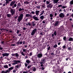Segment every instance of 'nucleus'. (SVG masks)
Returning <instances> with one entry per match:
<instances>
[{
	"label": "nucleus",
	"instance_id": "nucleus-51",
	"mask_svg": "<svg viewBox=\"0 0 73 73\" xmlns=\"http://www.w3.org/2000/svg\"><path fill=\"white\" fill-rule=\"evenodd\" d=\"M39 35H41V36H42L43 35H43V34H42V32H41L40 33Z\"/></svg>",
	"mask_w": 73,
	"mask_h": 73
},
{
	"label": "nucleus",
	"instance_id": "nucleus-59",
	"mask_svg": "<svg viewBox=\"0 0 73 73\" xmlns=\"http://www.w3.org/2000/svg\"><path fill=\"white\" fill-rule=\"evenodd\" d=\"M26 51V49H23V52H25Z\"/></svg>",
	"mask_w": 73,
	"mask_h": 73
},
{
	"label": "nucleus",
	"instance_id": "nucleus-48",
	"mask_svg": "<svg viewBox=\"0 0 73 73\" xmlns=\"http://www.w3.org/2000/svg\"><path fill=\"white\" fill-rule=\"evenodd\" d=\"M31 65H30L29 66H28L27 67L28 69H29L30 68H31Z\"/></svg>",
	"mask_w": 73,
	"mask_h": 73
},
{
	"label": "nucleus",
	"instance_id": "nucleus-63",
	"mask_svg": "<svg viewBox=\"0 0 73 73\" xmlns=\"http://www.w3.org/2000/svg\"><path fill=\"white\" fill-rule=\"evenodd\" d=\"M26 29H27L25 27H23V30H26Z\"/></svg>",
	"mask_w": 73,
	"mask_h": 73
},
{
	"label": "nucleus",
	"instance_id": "nucleus-13",
	"mask_svg": "<svg viewBox=\"0 0 73 73\" xmlns=\"http://www.w3.org/2000/svg\"><path fill=\"white\" fill-rule=\"evenodd\" d=\"M64 14L63 13H61L59 15V17L61 18H64Z\"/></svg>",
	"mask_w": 73,
	"mask_h": 73
},
{
	"label": "nucleus",
	"instance_id": "nucleus-39",
	"mask_svg": "<svg viewBox=\"0 0 73 73\" xmlns=\"http://www.w3.org/2000/svg\"><path fill=\"white\" fill-rule=\"evenodd\" d=\"M54 36H56L57 35V32L56 31H55L54 33Z\"/></svg>",
	"mask_w": 73,
	"mask_h": 73
},
{
	"label": "nucleus",
	"instance_id": "nucleus-57",
	"mask_svg": "<svg viewBox=\"0 0 73 73\" xmlns=\"http://www.w3.org/2000/svg\"><path fill=\"white\" fill-rule=\"evenodd\" d=\"M45 20H43L42 22V23H43V24H45Z\"/></svg>",
	"mask_w": 73,
	"mask_h": 73
},
{
	"label": "nucleus",
	"instance_id": "nucleus-26",
	"mask_svg": "<svg viewBox=\"0 0 73 73\" xmlns=\"http://www.w3.org/2000/svg\"><path fill=\"white\" fill-rule=\"evenodd\" d=\"M7 17L9 18L10 17H11V14H7Z\"/></svg>",
	"mask_w": 73,
	"mask_h": 73
},
{
	"label": "nucleus",
	"instance_id": "nucleus-10",
	"mask_svg": "<svg viewBox=\"0 0 73 73\" xmlns=\"http://www.w3.org/2000/svg\"><path fill=\"white\" fill-rule=\"evenodd\" d=\"M13 62H14V63L16 64H17L18 63H20V62H21V61H20L19 60H13Z\"/></svg>",
	"mask_w": 73,
	"mask_h": 73
},
{
	"label": "nucleus",
	"instance_id": "nucleus-9",
	"mask_svg": "<svg viewBox=\"0 0 73 73\" xmlns=\"http://www.w3.org/2000/svg\"><path fill=\"white\" fill-rule=\"evenodd\" d=\"M33 18L36 21H37L39 20L37 17H36V15H34L33 16Z\"/></svg>",
	"mask_w": 73,
	"mask_h": 73
},
{
	"label": "nucleus",
	"instance_id": "nucleus-8",
	"mask_svg": "<svg viewBox=\"0 0 73 73\" xmlns=\"http://www.w3.org/2000/svg\"><path fill=\"white\" fill-rule=\"evenodd\" d=\"M37 57L38 58H41L42 57V53L38 54L37 55Z\"/></svg>",
	"mask_w": 73,
	"mask_h": 73
},
{
	"label": "nucleus",
	"instance_id": "nucleus-35",
	"mask_svg": "<svg viewBox=\"0 0 73 73\" xmlns=\"http://www.w3.org/2000/svg\"><path fill=\"white\" fill-rule=\"evenodd\" d=\"M68 50L70 51L72 50V47H71L68 48Z\"/></svg>",
	"mask_w": 73,
	"mask_h": 73
},
{
	"label": "nucleus",
	"instance_id": "nucleus-15",
	"mask_svg": "<svg viewBox=\"0 0 73 73\" xmlns=\"http://www.w3.org/2000/svg\"><path fill=\"white\" fill-rule=\"evenodd\" d=\"M2 56H3V57L5 56L7 57V56H9V54L7 53H4L3 54Z\"/></svg>",
	"mask_w": 73,
	"mask_h": 73
},
{
	"label": "nucleus",
	"instance_id": "nucleus-11",
	"mask_svg": "<svg viewBox=\"0 0 73 73\" xmlns=\"http://www.w3.org/2000/svg\"><path fill=\"white\" fill-rule=\"evenodd\" d=\"M6 1V2L5 3L6 5H7V4H9L10 1H12V0H5Z\"/></svg>",
	"mask_w": 73,
	"mask_h": 73
},
{
	"label": "nucleus",
	"instance_id": "nucleus-52",
	"mask_svg": "<svg viewBox=\"0 0 73 73\" xmlns=\"http://www.w3.org/2000/svg\"><path fill=\"white\" fill-rule=\"evenodd\" d=\"M19 32H20V31H19V30H17V34H19Z\"/></svg>",
	"mask_w": 73,
	"mask_h": 73
},
{
	"label": "nucleus",
	"instance_id": "nucleus-54",
	"mask_svg": "<svg viewBox=\"0 0 73 73\" xmlns=\"http://www.w3.org/2000/svg\"><path fill=\"white\" fill-rule=\"evenodd\" d=\"M62 7V5H58V7H59V8L60 7Z\"/></svg>",
	"mask_w": 73,
	"mask_h": 73
},
{
	"label": "nucleus",
	"instance_id": "nucleus-36",
	"mask_svg": "<svg viewBox=\"0 0 73 73\" xmlns=\"http://www.w3.org/2000/svg\"><path fill=\"white\" fill-rule=\"evenodd\" d=\"M33 71L35 72V71H36V68L35 67H34L33 69Z\"/></svg>",
	"mask_w": 73,
	"mask_h": 73
},
{
	"label": "nucleus",
	"instance_id": "nucleus-22",
	"mask_svg": "<svg viewBox=\"0 0 73 73\" xmlns=\"http://www.w3.org/2000/svg\"><path fill=\"white\" fill-rule=\"evenodd\" d=\"M58 50H61L62 51H64V50L62 48V47H61V46H60L58 48Z\"/></svg>",
	"mask_w": 73,
	"mask_h": 73
},
{
	"label": "nucleus",
	"instance_id": "nucleus-56",
	"mask_svg": "<svg viewBox=\"0 0 73 73\" xmlns=\"http://www.w3.org/2000/svg\"><path fill=\"white\" fill-rule=\"evenodd\" d=\"M17 45H19L20 44V41H18V42H17Z\"/></svg>",
	"mask_w": 73,
	"mask_h": 73
},
{
	"label": "nucleus",
	"instance_id": "nucleus-62",
	"mask_svg": "<svg viewBox=\"0 0 73 73\" xmlns=\"http://www.w3.org/2000/svg\"><path fill=\"white\" fill-rule=\"evenodd\" d=\"M28 73V72L27 71H23V73Z\"/></svg>",
	"mask_w": 73,
	"mask_h": 73
},
{
	"label": "nucleus",
	"instance_id": "nucleus-38",
	"mask_svg": "<svg viewBox=\"0 0 73 73\" xmlns=\"http://www.w3.org/2000/svg\"><path fill=\"white\" fill-rule=\"evenodd\" d=\"M64 28L63 26H61L60 27V29H61V30H64Z\"/></svg>",
	"mask_w": 73,
	"mask_h": 73
},
{
	"label": "nucleus",
	"instance_id": "nucleus-33",
	"mask_svg": "<svg viewBox=\"0 0 73 73\" xmlns=\"http://www.w3.org/2000/svg\"><path fill=\"white\" fill-rule=\"evenodd\" d=\"M66 48V46H65V45H64L62 46V48L64 50V49H65V48Z\"/></svg>",
	"mask_w": 73,
	"mask_h": 73
},
{
	"label": "nucleus",
	"instance_id": "nucleus-19",
	"mask_svg": "<svg viewBox=\"0 0 73 73\" xmlns=\"http://www.w3.org/2000/svg\"><path fill=\"white\" fill-rule=\"evenodd\" d=\"M39 12H40V11H36L35 14L36 15V16H38V15H39V14H38Z\"/></svg>",
	"mask_w": 73,
	"mask_h": 73
},
{
	"label": "nucleus",
	"instance_id": "nucleus-17",
	"mask_svg": "<svg viewBox=\"0 0 73 73\" xmlns=\"http://www.w3.org/2000/svg\"><path fill=\"white\" fill-rule=\"evenodd\" d=\"M21 3H19L17 4V8L18 9L19 8H20V7L21 6Z\"/></svg>",
	"mask_w": 73,
	"mask_h": 73
},
{
	"label": "nucleus",
	"instance_id": "nucleus-14",
	"mask_svg": "<svg viewBox=\"0 0 73 73\" xmlns=\"http://www.w3.org/2000/svg\"><path fill=\"white\" fill-rule=\"evenodd\" d=\"M52 7H53V5L51 4H50L47 6V8H52Z\"/></svg>",
	"mask_w": 73,
	"mask_h": 73
},
{
	"label": "nucleus",
	"instance_id": "nucleus-40",
	"mask_svg": "<svg viewBox=\"0 0 73 73\" xmlns=\"http://www.w3.org/2000/svg\"><path fill=\"white\" fill-rule=\"evenodd\" d=\"M48 52H47L46 54L44 55V56H48Z\"/></svg>",
	"mask_w": 73,
	"mask_h": 73
},
{
	"label": "nucleus",
	"instance_id": "nucleus-41",
	"mask_svg": "<svg viewBox=\"0 0 73 73\" xmlns=\"http://www.w3.org/2000/svg\"><path fill=\"white\" fill-rule=\"evenodd\" d=\"M21 54L23 56H25V54L24 53V52H21Z\"/></svg>",
	"mask_w": 73,
	"mask_h": 73
},
{
	"label": "nucleus",
	"instance_id": "nucleus-50",
	"mask_svg": "<svg viewBox=\"0 0 73 73\" xmlns=\"http://www.w3.org/2000/svg\"><path fill=\"white\" fill-rule=\"evenodd\" d=\"M28 24L29 27L30 26H31V23H29V22L28 23Z\"/></svg>",
	"mask_w": 73,
	"mask_h": 73
},
{
	"label": "nucleus",
	"instance_id": "nucleus-2",
	"mask_svg": "<svg viewBox=\"0 0 73 73\" xmlns=\"http://www.w3.org/2000/svg\"><path fill=\"white\" fill-rule=\"evenodd\" d=\"M23 16H24L23 14H21L20 15L17 19V21H18V22L20 23L21 21H22V20H23Z\"/></svg>",
	"mask_w": 73,
	"mask_h": 73
},
{
	"label": "nucleus",
	"instance_id": "nucleus-32",
	"mask_svg": "<svg viewBox=\"0 0 73 73\" xmlns=\"http://www.w3.org/2000/svg\"><path fill=\"white\" fill-rule=\"evenodd\" d=\"M15 57H18L19 56V54L17 53H16L15 54Z\"/></svg>",
	"mask_w": 73,
	"mask_h": 73
},
{
	"label": "nucleus",
	"instance_id": "nucleus-21",
	"mask_svg": "<svg viewBox=\"0 0 73 73\" xmlns=\"http://www.w3.org/2000/svg\"><path fill=\"white\" fill-rule=\"evenodd\" d=\"M70 6H72L73 5V0H72L70 2Z\"/></svg>",
	"mask_w": 73,
	"mask_h": 73
},
{
	"label": "nucleus",
	"instance_id": "nucleus-55",
	"mask_svg": "<svg viewBox=\"0 0 73 73\" xmlns=\"http://www.w3.org/2000/svg\"><path fill=\"white\" fill-rule=\"evenodd\" d=\"M19 12H20V11H22L21 9V8H20L19 9Z\"/></svg>",
	"mask_w": 73,
	"mask_h": 73
},
{
	"label": "nucleus",
	"instance_id": "nucleus-28",
	"mask_svg": "<svg viewBox=\"0 0 73 73\" xmlns=\"http://www.w3.org/2000/svg\"><path fill=\"white\" fill-rule=\"evenodd\" d=\"M40 19L41 20H43L44 19V17L43 15H42L40 17Z\"/></svg>",
	"mask_w": 73,
	"mask_h": 73
},
{
	"label": "nucleus",
	"instance_id": "nucleus-20",
	"mask_svg": "<svg viewBox=\"0 0 73 73\" xmlns=\"http://www.w3.org/2000/svg\"><path fill=\"white\" fill-rule=\"evenodd\" d=\"M26 17H32V16L29 14H27L26 15Z\"/></svg>",
	"mask_w": 73,
	"mask_h": 73
},
{
	"label": "nucleus",
	"instance_id": "nucleus-23",
	"mask_svg": "<svg viewBox=\"0 0 73 73\" xmlns=\"http://www.w3.org/2000/svg\"><path fill=\"white\" fill-rule=\"evenodd\" d=\"M3 68L5 69H8V65H6L3 66Z\"/></svg>",
	"mask_w": 73,
	"mask_h": 73
},
{
	"label": "nucleus",
	"instance_id": "nucleus-27",
	"mask_svg": "<svg viewBox=\"0 0 73 73\" xmlns=\"http://www.w3.org/2000/svg\"><path fill=\"white\" fill-rule=\"evenodd\" d=\"M0 30H1V32H4V31H5V29H0Z\"/></svg>",
	"mask_w": 73,
	"mask_h": 73
},
{
	"label": "nucleus",
	"instance_id": "nucleus-46",
	"mask_svg": "<svg viewBox=\"0 0 73 73\" xmlns=\"http://www.w3.org/2000/svg\"><path fill=\"white\" fill-rule=\"evenodd\" d=\"M50 47L49 46L47 48V50H50Z\"/></svg>",
	"mask_w": 73,
	"mask_h": 73
},
{
	"label": "nucleus",
	"instance_id": "nucleus-49",
	"mask_svg": "<svg viewBox=\"0 0 73 73\" xmlns=\"http://www.w3.org/2000/svg\"><path fill=\"white\" fill-rule=\"evenodd\" d=\"M1 44H4V41H2L1 42Z\"/></svg>",
	"mask_w": 73,
	"mask_h": 73
},
{
	"label": "nucleus",
	"instance_id": "nucleus-1",
	"mask_svg": "<svg viewBox=\"0 0 73 73\" xmlns=\"http://www.w3.org/2000/svg\"><path fill=\"white\" fill-rule=\"evenodd\" d=\"M14 67L13 66L11 67L8 68V70H6L5 71L4 70H2L1 71L2 73H7L8 72L9 73L11 71V70L13 69Z\"/></svg>",
	"mask_w": 73,
	"mask_h": 73
},
{
	"label": "nucleus",
	"instance_id": "nucleus-37",
	"mask_svg": "<svg viewBox=\"0 0 73 73\" xmlns=\"http://www.w3.org/2000/svg\"><path fill=\"white\" fill-rule=\"evenodd\" d=\"M57 47V45L55 44L54 46H53V48H56Z\"/></svg>",
	"mask_w": 73,
	"mask_h": 73
},
{
	"label": "nucleus",
	"instance_id": "nucleus-3",
	"mask_svg": "<svg viewBox=\"0 0 73 73\" xmlns=\"http://www.w3.org/2000/svg\"><path fill=\"white\" fill-rule=\"evenodd\" d=\"M16 3V1H12L11 3L10 4V6H11V7H12V8H14L15 7H14V6H13V5L15 4V3Z\"/></svg>",
	"mask_w": 73,
	"mask_h": 73
},
{
	"label": "nucleus",
	"instance_id": "nucleus-61",
	"mask_svg": "<svg viewBox=\"0 0 73 73\" xmlns=\"http://www.w3.org/2000/svg\"><path fill=\"white\" fill-rule=\"evenodd\" d=\"M15 67H16L17 68H19V65H17L15 66Z\"/></svg>",
	"mask_w": 73,
	"mask_h": 73
},
{
	"label": "nucleus",
	"instance_id": "nucleus-30",
	"mask_svg": "<svg viewBox=\"0 0 73 73\" xmlns=\"http://www.w3.org/2000/svg\"><path fill=\"white\" fill-rule=\"evenodd\" d=\"M41 13L39 15V16H41V15H42L43 14H44V11L43 10L41 12Z\"/></svg>",
	"mask_w": 73,
	"mask_h": 73
},
{
	"label": "nucleus",
	"instance_id": "nucleus-47",
	"mask_svg": "<svg viewBox=\"0 0 73 73\" xmlns=\"http://www.w3.org/2000/svg\"><path fill=\"white\" fill-rule=\"evenodd\" d=\"M17 6V5L16 4H16H14V7H16Z\"/></svg>",
	"mask_w": 73,
	"mask_h": 73
},
{
	"label": "nucleus",
	"instance_id": "nucleus-44",
	"mask_svg": "<svg viewBox=\"0 0 73 73\" xmlns=\"http://www.w3.org/2000/svg\"><path fill=\"white\" fill-rule=\"evenodd\" d=\"M54 51V52H55V53H56V54H58V51Z\"/></svg>",
	"mask_w": 73,
	"mask_h": 73
},
{
	"label": "nucleus",
	"instance_id": "nucleus-31",
	"mask_svg": "<svg viewBox=\"0 0 73 73\" xmlns=\"http://www.w3.org/2000/svg\"><path fill=\"white\" fill-rule=\"evenodd\" d=\"M24 3L25 4H29V3L28 1L24 2Z\"/></svg>",
	"mask_w": 73,
	"mask_h": 73
},
{
	"label": "nucleus",
	"instance_id": "nucleus-45",
	"mask_svg": "<svg viewBox=\"0 0 73 73\" xmlns=\"http://www.w3.org/2000/svg\"><path fill=\"white\" fill-rule=\"evenodd\" d=\"M46 4H50V2L48 1H46Z\"/></svg>",
	"mask_w": 73,
	"mask_h": 73
},
{
	"label": "nucleus",
	"instance_id": "nucleus-4",
	"mask_svg": "<svg viewBox=\"0 0 73 73\" xmlns=\"http://www.w3.org/2000/svg\"><path fill=\"white\" fill-rule=\"evenodd\" d=\"M36 32L37 29L35 28L32 31V32H31V36H34V35H35V34L36 33Z\"/></svg>",
	"mask_w": 73,
	"mask_h": 73
},
{
	"label": "nucleus",
	"instance_id": "nucleus-34",
	"mask_svg": "<svg viewBox=\"0 0 73 73\" xmlns=\"http://www.w3.org/2000/svg\"><path fill=\"white\" fill-rule=\"evenodd\" d=\"M62 8L63 9H64V8H67V6H63L62 7Z\"/></svg>",
	"mask_w": 73,
	"mask_h": 73
},
{
	"label": "nucleus",
	"instance_id": "nucleus-12",
	"mask_svg": "<svg viewBox=\"0 0 73 73\" xmlns=\"http://www.w3.org/2000/svg\"><path fill=\"white\" fill-rule=\"evenodd\" d=\"M58 25V21H57L55 23V24H54V27H57Z\"/></svg>",
	"mask_w": 73,
	"mask_h": 73
},
{
	"label": "nucleus",
	"instance_id": "nucleus-64",
	"mask_svg": "<svg viewBox=\"0 0 73 73\" xmlns=\"http://www.w3.org/2000/svg\"><path fill=\"white\" fill-rule=\"evenodd\" d=\"M31 13H32V14H35V12H34V11H32L31 12Z\"/></svg>",
	"mask_w": 73,
	"mask_h": 73
},
{
	"label": "nucleus",
	"instance_id": "nucleus-53",
	"mask_svg": "<svg viewBox=\"0 0 73 73\" xmlns=\"http://www.w3.org/2000/svg\"><path fill=\"white\" fill-rule=\"evenodd\" d=\"M11 56H15V54H11Z\"/></svg>",
	"mask_w": 73,
	"mask_h": 73
},
{
	"label": "nucleus",
	"instance_id": "nucleus-24",
	"mask_svg": "<svg viewBox=\"0 0 73 73\" xmlns=\"http://www.w3.org/2000/svg\"><path fill=\"white\" fill-rule=\"evenodd\" d=\"M58 1H59V0H53L54 3V4L57 3V2H58Z\"/></svg>",
	"mask_w": 73,
	"mask_h": 73
},
{
	"label": "nucleus",
	"instance_id": "nucleus-5",
	"mask_svg": "<svg viewBox=\"0 0 73 73\" xmlns=\"http://www.w3.org/2000/svg\"><path fill=\"white\" fill-rule=\"evenodd\" d=\"M46 62V57L43 58L41 60V62H40V64H44Z\"/></svg>",
	"mask_w": 73,
	"mask_h": 73
},
{
	"label": "nucleus",
	"instance_id": "nucleus-18",
	"mask_svg": "<svg viewBox=\"0 0 73 73\" xmlns=\"http://www.w3.org/2000/svg\"><path fill=\"white\" fill-rule=\"evenodd\" d=\"M32 26L33 27H35V26H36V23H35V22L34 21H33L32 22Z\"/></svg>",
	"mask_w": 73,
	"mask_h": 73
},
{
	"label": "nucleus",
	"instance_id": "nucleus-25",
	"mask_svg": "<svg viewBox=\"0 0 73 73\" xmlns=\"http://www.w3.org/2000/svg\"><path fill=\"white\" fill-rule=\"evenodd\" d=\"M50 54L51 56H54V51H53V52H51L50 53Z\"/></svg>",
	"mask_w": 73,
	"mask_h": 73
},
{
	"label": "nucleus",
	"instance_id": "nucleus-7",
	"mask_svg": "<svg viewBox=\"0 0 73 73\" xmlns=\"http://www.w3.org/2000/svg\"><path fill=\"white\" fill-rule=\"evenodd\" d=\"M14 11L13 9H11L10 10V12L11 14V15H13L15 13V9H14Z\"/></svg>",
	"mask_w": 73,
	"mask_h": 73
},
{
	"label": "nucleus",
	"instance_id": "nucleus-29",
	"mask_svg": "<svg viewBox=\"0 0 73 73\" xmlns=\"http://www.w3.org/2000/svg\"><path fill=\"white\" fill-rule=\"evenodd\" d=\"M63 39L64 41H66V40L67 39L66 38V36H64L63 38Z\"/></svg>",
	"mask_w": 73,
	"mask_h": 73
},
{
	"label": "nucleus",
	"instance_id": "nucleus-43",
	"mask_svg": "<svg viewBox=\"0 0 73 73\" xmlns=\"http://www.w3.org/2000/svg\"><path fill=\"white\" fill-rule=\"evenodd\" d=\"M70 58V57H68L67 58H66V61H68V59H69V58Z\"/></svg>",
	"mask_w": 73,
	"mask_h": 73
},
{
	"label": "nucleus",
	"instance_id": "nucleus-16",
	"mask_svg": "<svg viewBox=\"0 0 73 73\" xmlns=\"http://www.w3.org/2000/svg\"><path fill=\"white\" fill-rule=\"evenodd\" d=\"M68 41H73V39L72 37H70L69 38H68V40H67Z\"/></svg>",
	"mask_w": 73,
	"mask_h": 73
},
{
	"label": "nucleus",
	"instance_id": "nucleus-42",
	"mask_svg": "<svg viewBox=\"0 0 73 73\" xmlns=\"http://www.w3.org/2000/svg\"><path fill=\"white\" fill-rule=\"evenodd\" d=\"M53 14H50V17H53Z\"/></svg>",
	"mask_w": 73,
	"mask_h": 73
},
{
	"label": "nucleus",
	"instance_id": "nucleus-58",
	"mask_svg": "<svg viewBox=\"0 0 73 73\" xmlns=\"http://www.w3.org/2000/svg\"><path fill=\"white\" fill-rule=\"evenodd\" d=\"M5 31L6 32H8V31H9V30H7V29H5Z\"/></svg>",
	"mask_w": 73,
	"mask_h": 73
},
{
	"label": "nucleus",
	"instance_id": "nucleus-60",
	"mask_svg": "<svg viewBox=\"0 0 73 73\" xmlns=\"http://www.w3.org/2000/svg\"><path fill=\"white\" fill-rule=\"evenodd\" d=\"M25 41H23V42H22L23 45H24V44H25Z\"/></svg>",
	"mask_w": 73,
	"mask_h": 73
},
{
	"label": "nucleus",
	"instance_id": "nucleus-6",
	"mask_svg": "<svg viewBox=\"0 0 73 73\" xmlns=\"http://www.w3.org/2000/svg\"><path fill=\"white\" fill-rule=\"evenodd\" d=\"M26 62H27V63H25V65L26 67H27V65H28L29 64H30L31 62L30 61V60H27L26 61Z\"/></svg>",
	"mask_w": 73,
	"mask_h": 73
}]
</instances>
